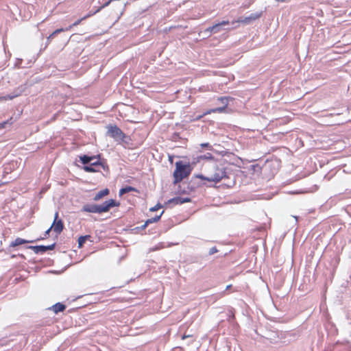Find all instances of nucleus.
Masks as SVG:
<instances>
[{
    "label": "nucleus",
    "mask_w": 351,
    "mask_h": 351,
    "mask_svg": "<svg viewBox=\"0 0 351 351\" xmlns=\"http://www.w3.org/2000/svg\"><path fill=\"white\" fill-rule=\"evenodd\" d=\"M243 18L240 17V18H239L237 21H233V22H232V23H242V20H243Z\"/></svg>",
    "instance_id": "nucleus-30"
},
{
    "label": "nucleus",
    "mask_w": 351,
    "mask_h": 351,
    "mask_svg": "<svg viewBox=\"0 0 351 351\" xmlns=\"http://www.w3.org/2000/svg\"><path fill=\"white\" fill-rule=\"evenodd\" d=\"M104 166L100 162H95L91 163L89 165H85L83 167V169L86 172H99L101 171V167H103Z\"/></svg>",
    "instance_id": "nucleus-8"
},
{
    "label": "nucleus",
    "mask_w": 351,
    "mask_h": 351,
    "mask_svg": "<svg viewBox=\"0 0 351 351\" xmlns=\"http://www.w3.org/2000/svg\"><path fill=\"white\" fill-rule=\"evenodd\" d=\"M93 14H87L86 16L77 20L75 23H73L72 25H69V27H66V28H60V29H56L53 32H52L47 38V43H50L51 40L54 38V36L60 33V32H65V31H69L71 30L73 27L75 26H77L78 25H80L81 23V22L83 21V20H85L86 19L88 18L89 16H92Z\"/></svg>",
    "instance_id": "nucleus-4"
},
{
    "label": "nucleus",
    "mask_w": 351,
    "mask_h": 351,
    "mask_svg": "<svg viewBox=\"0 0 351 351\" xmlns=\"http://www.w3.org/2000/svg\"><path fill=\"white\" fill-rule=\"evenodd\" d=\"M242 23L246 25V24L251 23V22L250 21L248 17L247 16V17L243 18V19L242 20Z\"/></svg>",
    "instance_id": "nucleus-27"
},
{
    "label": "nucleus",
    "mask_w": 351,
    "mask_h": 351,
    "mask_svg": "<svg viewBox=\"0 0 351 351\" xmlns=\"http://www.w3.org/2000/svg\"><path fill=\"white\" fill-rule=\"evenodd\" d=\"M66 306L65 304L61 302H58L53 304V306L49 307L47 310L53 312L55 314H58L59 313L63 312L66 309Z\"/></svg>",
    "instance_id": "nucleus-9"
},
{
    "label": "nucleus",
    "mask_w": 351,
    "mask_h": 351,
    "mask_svg": "<svg viewBox=\"0 0 351 351\" xmlns=\"http://www.w3.org/2000/svg\"><path fill=\"white\" fill-rule=\"evenodd\" d=\"M230 316L233 319V318H234V317L233 312H232V311H230Z\"/></svg>",
    "instance_id": "nucleus-32"
},
{
    "label": "nucleus",
    "mask_w": 351,
    "mask_h": 351,
    "mask_svg": "<svg viewBox=\"0 0 351 351\" xmlns=\"http://www.w3.org/2000/svg\"><path fill=\"white\" fill-rule=\"evenodd\" d=\"M191 335H188V336H186V335H182V339H184L185 338H186V337H191Z\"/></svg>",
    "instance_id": "nucleus-33"
},
{
    "label": "nucleus",
    "mask_w": 351,
    "mask_h": 351,
    "mask_svg": "<svg viewBox=\"0 0 351 351\" xmlns=\"http://www.w3.org/2000/svg\"><path fill=\"white\" fill-rule=\"evenodd\" d=\"M12 118L11 117L9 120H7L6 121H4L3 123H0V128H4L5 127V125L10 124L11 125L12 122L11 121Z\"/></svg>",
    "instance_id": "nucleus-23"
},
{
    "label": "nucleus",
    "mask_w": 351,
    "mask_h": 351,
    "mask_svg": "<svg viewBox=\"0 0 351 351\" xmlns=\"http://www.w3.org/2000/svg\"><path fill=\"white\" fill-rule=\"evenodd\" d=\"M200 147L207 148L210 150H211L213 149L212 145L209 143H202V144H200Z\"/></svg>",
    "instance_id": "nucleus-25"
},
{
    "label": "nucleus",
    "mask_w": 351,
    "mask_h": 351,
    "mask_svg": "<svg viewBox=\"0 0 351 351\" xmlns=\"http://www.w3.org/2000/svg\"><path fill=\"white\" fill-rule=\"evenodd\" d=\"M224 113V108H216L208 110L205 112H204L202 115H199L197 119H200L201 118L204 117L206 115L210 114L211 113Z\"/></svg>",
    "instance_id": "nucleus-12"
},
{
    "label": "nucleus",
    "mask_w": 351,
    "mask_h": 351,
    "mask_svg": "<svg viewBox=\"0 0 351 351\" xmlns=\"http://www.w3.org/2000/svg\"><path fill=\"white\" fill-rule=\"evenodd\" d=\"M59 213L56 212L54 216V221L51 225L53 230L57 233L60 234L64 228V223L62 219H58Z\"/></svg>",
    "instance_id": "nucleus-6"
},
{
    "label": "nucleus",
    "mask_w": 351,
    "mask_h": 351,
    "mask_svg": "<svg viewBox=\"0 0 351 351\" xmlns=\"http://www.w3.org/2000/svg\"><path fill=\"white\" fill-rule=\"evenodd\" d=\"M217 99L223 104V106H221V108H224V113L226 112V109L228 105V101L232 100L233 99L230 97H220Z\"/></svg>",
    "instance_id": "nucleus-16"
},
{
    "label": "nucleus",
    "mask_w": 351,
    "mask_h": 351,
    "mask_svg": "<svg viewBox=\"0 0 351 351\" xmlns=\"http://www.w3.org/2000/svg\"><path fill=\"white\" fill-rule=\"evenodd\" d=\"M192 171L189 164L184 165L182 161L176 162V169L173 172L174 183L181 182L183 179L187 178Z\"/></svg>",
    "instance_id": "nucleus-3"
},
{
    "label": "nucleus",
    "mask_w": 351,
    "mask_h": 351,
    "mask_svg": "<svg viewBox=\"0 0 351 351\" xmlns=\"http://www.w3.org/2000/svg\"><path fill=\"white\" fill-rule=\"evenodd\" d=\"M110 191L108 189H104L103 190L99 191L94 197L93 199L95 201H99L104 197L108 195Z\"/></svg>",
    "instance_id": "nucleus-13"
},
{
    "label": "nucleus",
    "mask_w": 351,
    "mask_h": 351,
    "mask_svg": "<svg viewBox=\"0 0 351 351\" xmlns=\"http://www.w3.org/2000/svg\"><path fill=\"white\" fill-rule=\"evenodd\" d=\"M229 21H223L221 23H217L211 27H209L206 31L212 32V33H217L221 30V26L229 25Z\"/></svg>",
    "instance_id": "nucleus-10"
},
{
    "label": "nucleus",
    "mask_w": 351,
    "mask_h": 351,
    "mask_svg": "<svg viewBox=\"0 0 351 351\" xmlns=\"http://www.w3.org/2000/svg\"><path fill=\"white\" fill-rule=\"evenodd\" d=\"M262 14L261 13H253V14H251L248 17L250 21L252 23L257 19H258L259 18H261Z\"/></svg>",
    "instance_id": "nucleus-21"
},
{
    "label": "nucleus",
    "mask_w": 351,
    "mask_h": 351,
    "mask_svg": "<svg viewBox=\"0 0 351 351\" xmlns=\"http://www.w3.org/2000/svg\"><path fill=\"white\" fill-rule=\"evenodd\" d=\"M108 134L114 138H122L124 134L117 125H109L108 127Z\"/></svg>",
    "instance_id": "nucleus-7"
},
{
    "label": "nucleus",
    "mask_w": 351,
    "mask_h": 351,
    "mask_svg": "<svg viewBox=\"0 0 351 351\" xmlns=\"http://www.w3.org/2000/svg\"><path fill=\"white\" fill-rule=\"evenodd\" d=\"M90 235H85V236H81L79 237L78 239V247L80 248L82 247L84 243L87 241V240H89L90 239Z\"/></svg>",
    "instance_id": "nucleus-19"
},
{
    "label": "nucleus",
    "mask_w": 351,
    "mask_h": 351,
    "mask_svg": "<svg viewBox=\"0 0 351 351\" xmlns=\"http://www.w3.org/2000/svg\"><path fill=\"white\" fill-rule=\"evenodd\" d=\"M204 161H210L211 162L210 164H213L217 162V160L215 158L212 154L206 153L193 158L192 160V165H195L196 164L202 162Z\"/></svg>",
    "instance_id": "nucleus-5"
},
{
    "label": "nucleus",
    "mask_w": 351,
    "mask_h": 351,
    "mask_svg": "<svg viewBox=\"0 0 351 351\" xmlns=\"http://www.w3.org/2000/svg\"><path fill=\"white\" fill-rule=\"evenodd\" d=\"M191 199L189 197H176L172 198L168 201L169 204H172L174 205L177 204H182L184 203L190 202Z\"/></svg>",
    "instance_id": "nucleus-11"
},
{
    "label": "nucleus",
    "mask_w": 351,
    "mask_h": 351,
    "mask_svg": "<svg viewBox=\"0 0 351 351\" xmlns=\"http://www.w3.org/2000/svg\"><path fill=\"white\" fill-rule=\"evenodd\" d=\"M29 247L31 248V249H34L36 252H38L39 251L45 252L47 250H53V247H54V244H52V245H49V246H44V245L30 246Z\"/></svg>",
    "instance_id": "nucleus-14"
},
{
    "label": "nucleus",
    "mask_w": 351,
    "mask_h": 351,
    "mask_svg": "<svg viewBox=\"0 0 351 351\" xmlns=\"http://www.w3.org/2000/svg\"><path fill=\"white\" fill-rule=\"evenodd\" d=\"M132 191L138 192V190L136 188H134V187L128 186H125L124 188L121 189L119 190V194L120 196H121V195H123L125 193H129V192H132Z\"/></svg>",
    "instance_id": "nucleus-17"
},
{
    "label": "nucleus",
    "mask_w": 351,
    "mask_h": 351,
    "mask_svg": "<svg viewBox=\"0 0 351 351\" xmlns=\"http://www.w3.org/2000/svg\"><path fill=\"white\" fill-rule=\"evenodd\" d=\"M210 180L212 182L218 183L223 179L227 178L226 168L219 165L218 162L210 164V169L208 171Z\"/></svg>",
    "instance_id": "nucleus-2"
},
{
    "label": "nucleus",
    "mask_w": 351,
    "mask_h": 351,
    "mask_svg": "<svg viewBox=\"0 0 351 351\" xmlns=\"http://www.w3.org/2000/svg\"><path fill=\"white\" fill-rule=\"evenodd\" d=\"M14 98V96L6 95V96L0 97V101L11 100Z\"/></svg>",
    "instance_id": "nucleus-24"
},
{
    "label": "nucleus",
    "mask_w": 351,
    "mask_h": 351,
    "mask_svg": "<svg viewBox=\"0 0 351 351\" xmlns=\"http://www.w3.org/2000/svg\"><path fill=\"white\" fill-rule=\"evenodd\" d=\"M217 252V250L216 247H213L210 249V254H213Z\"/></svg>",
    "instance_id": "nucleus-29"
},
{
    "label": "nucleus",
    "mask_w": 351,
    "mask_h": 351,
    "mask_svg": "<svg viewBox=\"0 0 351 351\" xmlns=\"http://www.w3.org/2000/svg\"><path fill=\"white\" fill-rule=\"evenodd\" d=\"M30 242L31 241H29L18 237L10 243V247H15L18 245H23L25 243H28Z\"/></svg>",
    "instance_id": "nucleus-15"
},
{
    "label": "nucleus",
    "mask_w": 351,
    "mask_h": 351,
    "mask_svg": "<svg viewBox=\"0 0 351 351\" xmlns=\"http://www.w3.org/2000/svg\"><path fill=\"white\" fill-rule=\"evenodd\" d=\"M163 213H164V211H162V212L161 213V214H160V215H157V216H156V217H152V218L148 219L145 221V224L143 225V227L145 228L147 226H148L149 223H155V222L158 221L160 220V217H161L162 215L163 214Z\"/></svg>",
    "instance_id": "nucleus-18"
},
{
    "label": "nucleus",
    "mask_w": 351,
    "mask_h": 351,
    "mask_svg": "<svg viewBox=\"0 0 351 351\" xmlns=\"http://www.w3.org/2000/svg\"><path fill=\"white\" fill-rule=\"evenodd\" d=\"M53 230L52 229V227L51 226L45 233V237H47L48 235H49V233L50 232V231Z\"/></svg>",
    "instance_id": "nucleus-28"
},
{
    "label": "nucleus",
    "mask_w": 351,
    "mask_h": 351,
    "mask_svg": "<svg viewBox=\"0 0 351 351\" xmlns=\"http://www.w3.org/2000/svg\"><path fill=\"white\" fill-rule=\"evenodd\" d=\"M162 207V206L160 204H158L157 205H156L155 206L149 209L150 211L152 212H154V211H156L158 209Z\"/></svg>",
    "instance_id": "nucleus-26"
},
{
    "label": "nucleus",
    "mask_w": 351,
    "mask_h": 351,
    "mask_svg": "<svg viewBox=\"0 0 351 351\" xmlns=\"http://www.w3.org/2000/svg\"><path fill=\"white\" fill-rule=\"evenodd\" d=\"M197 178H199L200 180H206V181H208V182H211V180H210V176H209V173H208V176H205L202 174H198L196 176Z\"/></svg>",
    "instance_id": "nucleus-22"
},
{
    "label": "nucleus",
    "mask_w": 351,
    "mask_h": 351,
    "mask_svg": "<svg viewBox=\"0 0 351 351\" xmlns=\"http://www.w3.org/2000/svg\"><path fill=\"white\" fill-rule=\"evenodd\" d=\"M120 203L114 199H110L104 202L101 205L97 204H86L82 211L91 213H103L108 212L111 208L119 206Z\"/></svg>",
    "instance_id": "nucleus-1"
},
{
    "label": "nucleus",
    "mask_w": 351,
    "mask_h": 351,
    "mask_svg": "<svg viewBox=\"0 0 351 351\" xmlns=\"http://www.w3.org/2000/svg\"><path fill=\"white\" fill-rule=\"evenodd\" d=\"M110 1H111V0H110L108 2L106 3L101 8H104V7L108 5L109 3H110Z\"/></svg>",
    "instance_id": "nucleus-31"
},
{
    "label": "nucleus",
    "mask_w": 351,
    "mask_h": 351,
    "mask_svg": "<svg viewBox=\"0 0 351 351\" xmlns=\"http://www.w3.org/2000/svg\"><path fill=\"white\" fill-rule=\"evenodd\" d=\"M93 158V156H88L86 155H84L80 157V160L84 165H88Z\"/></svg>",
    "instance_id": "nucleus-20"
}]
</instances>
